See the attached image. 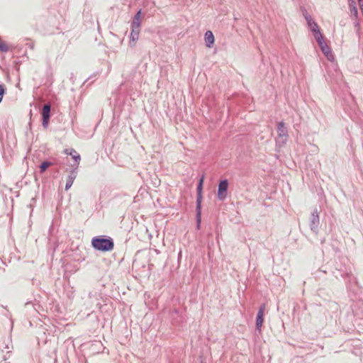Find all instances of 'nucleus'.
I'll list each match as a JSON object with an SVG mask.
<instances>
[{
    "label": "nucleus",
    "mask_w": 363,
    "mask_h": 363,
    "mask_svg": "<svg viewBox=\"0 0 363 363\" xmlns=\"http://www.w3.org/2000/svg\"><path fill=\"white\" fill-rule=\"evenodd\" d=\"M91 243L94 249L103 252H110L114 247L113 238L104 235L93 237Z\"/></svg>",
    "instance_id": "f257e3e1"
},
{
    "label": "nucleus",
    "mask_w": 363,
    "mask_h": 363,
    "mask_svg": "<svg viewBox=\"0 0 363 363\" xmlns=\"http://www.w3.org/2000/svg\"><path fill=\"white\" fill-rule=\"evenodd\" d=\"M204 175L203 174L196 186V228L200 229L201 223V201H202V191L203 186Z\"/></svg>",
    "instance_id": "f03ea898"
},
{
    "label": "nucleus",
    "mask_w": 363,
    "mask_h": 363,
    "mask_svg": "<svg viewBox=\"0 0 363 363\" xmlns=\"http://www.w3.org/2000/svg\"><path fill=\"white\" fill-rule=\"evenodd\" d=\"M289 138L288 130L284 121L277 123V138L276 139L277 145L281 147L286 144Z\"/></svg>",
    "instance_id": "7ed1b4c3"
},
{
    "label": "nucleus",
    "mask_w": 363,
    "mask_h": 363,
    "mask_svg": "<svg viewBox=\"0 0 363 363\" xmlns=\"http://www.w3.org/2000/svg\"><path fill=\"white\" fill-rule=\"evenodd\" d=\"M314 38H315L321 51L324 54V55L327 57L328 60H333V55L328 44L325 43L323 34L320 32L317 34H315Z\"/></svg>",
    "instance_id": "20e7f679"
},
{
    "label": "nucleus",
    "mask_w": 363,
    "mask_h": 363,
    "mask_svg": "<svg viewBox=\"0 0 363 363\" xmlns=\"http://www.w3.org/2000/svg\"><path fill=\"white\" fill-rule=\"evenodd\" d=\"M228 186L229 182L228 179H224L219 181L217 192V199L219 201H223L227 198Z\"/></svg>",
    "instance_id": "39448f33"
},
{
    "label": "nucleus",
    "mask_w": 363,
    "mask_h": 363,
    "mask_svg": "<svg viewBox=\"0 0 363 363\" xmlns=\"http://www.w3.org/2000/svg\"><path fill=\"white\" fill-rule=\"evenodd\" d=\"M320 225L319 213L317 208H315L311 215L310 228L315 234L318 232Z\"/></svg>",
    "instance_id": "423d86ee"
},
{
    "label": "nucleus",
    "mask_w": 363,
    "mask_h": 363,
    "mask_svg": "<svg viewBox=\"0 0 363 363\" xmlns=\"http://www.w3.org/2000/svg\"><path fill=\"white\" fill-rule=\"evenodd\" d=\"M50 111L51 106L49 104H45L43 106L41 115H42V125L44 128H48L49 121L50 118Z\"/></svg>",
    "instance_id": "0eeeda50"
},
{
    "label": "nucleus",
    "mask_w": 363,
    "mask_h": 363,
    "mask_svg": "<svg viewBox=\"0 0 363 363\" xmlns=\"http://www.w3.org/2000/svg\"><path fill=\"white\" fill-rule=\"evenodd\" d=\"M303 16L307 22L308 26L311 29V32L313 33V35H315V34L320 33V31L318 24L313 20L311 15L308 14V13L306 11L303 13Z\"/></svg>",
    "instance_id": "6e6552de"
},
{
    "label": "nucleus",
    "mask_w": 363,
    "mask_h": 363,
    "mask_svg": "<svg viewBox=\"0 0 363 363\" xmlns=\"http://www.w3.org/2000/svg\"><path fill=\"white\" fill-rule=\"evenodd\" d=\"M265 310V306L263 304L259 306L257 316H256V330L261 331V328L264 322V312Z\"/></svg>",
    "instance_id": "1a4fd4ad"
},
{
    "label": "nucleus",
    "mask_w": 363,
    "mask_h": 363,
    "mask_svg": "<svg viewBox=\"0 0 363 363\" xmlns=\"http://www.w3.org/2000/svg\"><path fill=\"white\" fill-rule=\"evenodd\" d=\"M140 28H131V33L130 35L129 45L133 48L135 45L136 41L139 38Z\"/></svg>",
    "instance_id": "9d476101"
},
{
    "label": "nucleus",
    "mask_w": 363,
    "mask_h": 363,
    "mask_svg": "<svg viewBox=\"0 0 363 363\" xmlns=\"http://www.w3.org/2000/svg\"><path fill=\"white\" fill-rule=\"evenodd\" d=\"M204 38H205L206 46L209 48H212V46L214 43V41H215V38H214V35H213V33H212V31L207 30L205 33Z\"/></svg>",
    "instance_id": "9b49d317"
},
{
    "label": "nucleus",
    "mask_w": 363,
    "mask_h": 363,
    "mask_svg": "<svg viewBox=\"0 0 363 363\" xmlns=\"http://www.w3.org/2000/svg\"><path fill=\"white\" fill-rule=\"evenodd\" d=\"M65 152L71 155L73 160H74L75 164L73 166H76L77 167H78V165L81 160L80 155L74 149H66Z\"/></svg>",
    "instance_id": "f8f14e48"
},
{
    "label": "nucleus",
    "mask_w": 363,
    "mask_h": 363,
    "mask_svg": "<svg viewBox=\"0 0 363 363\" xmlns=\"http://www.w3.org/2000/svg\"><path fill=\"white\" fill-rule=\"evenodd\" d=\"M141 9H140L134 16L132 23H131V28H140L141 25Z\"/></svg>",
    "instance_id": "ddd939ff"
},
{
    "label": "nucleus",
    "mask_w": 363,
    "mask_h": 363,
    "mask_svg": "<svg viewBox=\"0 0 363 363\" xmlns=\"http://www.w3.org/2000/svg\"><path fill=\"white\" fill-rule=\"evenodd\" d=\"M349 7H350L351 15L354 16L357 18V15H358V10H357V7L356 6V2L354 1L353 3H350Z\"/></svg>",
    "instance_id": "4468645a"
},
{
    "label": "nucleus",
    "mask_w": 363,
    "mask_h": 363,
    "mask_svg": "<svg viewBox=\"0 0 363 363\" xmlns=\"http://www.w3.org/2000/svg\"><path fill=\"white\" fill-rule=\"evenodd\" d=\"M52 165V162L48 160L43 161L39 167L40 173L45 172L47 170V169Z\"/></svg>",
    "instance_id": "2eb2a0df"
},
{
    "label": "nucleus",
    "mask_w": 363,
    "mask_h": 363,
    "mask_svg": "<svg viewBox=\"0 0 363 363\" xmlns=\"http://www.w3.org/2000/svg\"><path fill=\"white\" fill-rule=\"evenodd\" d=\"M9 50V45L0 37V51L7 52Z\"/></svg>",
    "instance_id": "dca6fc26"
},
{
    "label": "nucleus",
    "mask_w": 363,
    "mask_h": 363,
    "mask_svg": "<svg viewBox=\"0 0 363 363\" xmlns=\"http://www.w3.org/2000/svg\"><path fill=\"white\" fill-rule=\"evenodd\" d=\"M77 167H75L73 169H72V171L70 172L69 174L68 175L67 178L69 179H72L73 181H74V179H76L77 177Z\"/></svg>",
    "instance_id": "f3484780"
},
{
    "label": "nucleus",
    "mask_w": 363,
    "mask_h": 363,
    "mask_svg": "<svg viewBox=\"0 0 363 363\" xmlns=\"http://www.w3.org/2000/svg\"><path fill=\"white\" fill-rule=\"evenodd\" d=\"M328 306L329 308L333 310L334 311H338L339 306H338L337 303L335 302H333V301L329 302L328 304Z\"/></svg>",
    "instance_id": "a211bd4d"
},
{
    "label": "nucleus",
    "mask_w": 363,
    "mask_h": 363,
    "mask_svg": "<svg viewBox=\"0 0 363 363\" xmlns=\"http://www.w3.org/2000/svg\"><path fill=\"white\" fill-rule=\"evenodd\" d=\"M26 40H28V42H27L24 44V47L33 50L34 49V46H35L34 42L31 41L30 39H26Z\"/></svg>",
    "instance_id": "6ab92c4d"
},
{
    "label": "nucleus",
    "mask_w": 363,
    "mask_h": 363,
    "mask_svg": "<svg viewBox=\"0 0 363 363\" xmlns=\"http://www.w3.org/2000/svg\"><path fill=\"white\" fill-rule=\"evenodd\" d=\"M73 182H74V181H73V180H72V179H69L67 178V181H66V184H65V189L66 191H67L68 189H69L71 188V186H72Z\"/></svg>",
    "instance_id": "aec40b11"
},
{
    "label": "nucleus",
    "mask_w": 363,
    "mask_h": 363,
    "mask_svg": "<svg viewBox=\"0 0 363 363\" xmlns=\"http://www.w3.org/2000/svg\"><path fill=\"white\" fill-rule=\"evenodd\" d=\"M6 89L4 85L0 84V103L1 102L4 95L5 94Z\"/></svg>",
    "instance_id": "412c9836"
},
{
    "label": "nucleus",
    "mask_w": 363,
    "mask_h": 363,
    "mask_svg": "<svg viewBox=\"0 0 363 363\" xmlns=\"http://www.w3.org/2000/svg\"><path fill=\"white\" fill-rule=\"evenodd\" d=\"M354 27L357 28V29H359V21L356 19V21H354Z\"/></svg>",
    "instance_id": "4be33fe9"
},
{
    "label": "nucleus",
    "mask_w": 363,
    "mask_h": 363,
    "mask_svg": "<svg viewBox=\"0 0 363 363\" xmlns=\"http://www.w3.org/2000/svg\"><path fill=\"white\" fill-rule=\"evenodd\" d=\"M88 296L89 298H91L94 296L91 292H89Z\"/></svg>",
    "instance_id": "5701e85b"
},
{
    "label": "nucleus",
    "mask_w": 363,
    "mask_h": 363,
    "mask_svg": "<svg viewBox=\"0 0 363 363\" xmlns=\"http://www.w3.org/2000/svg\"><path fill=\"white\" fill-rule=\"evenodd\" d=\"M199 363H206L203 359L201 357L200 362Z\"/></svg>",
    "instance_id": "b1692460"
},
{
    "label": "nucleus",
    "mask_w": 363,
    "mask_h": 363,
    "mask_svg": "<svg viewBox=\"0 0 363 363\" xmlns=\"http://www.w3.org/2000/svg\"><path fill=\"white\" fill-rule=\"evenodd\" d=\"M325 242V238L322 239L320 241L321 244H323Z\"/></svg>",
    "instance_id": "393cba45"
},
{
    "label": "nucleus",
    "mask_w": 363,
    "mask_h": 363,
    "mask_svg": "<svg viewBox=\"0 0 363 363\" xmlns=\"http://www.w3.org/2000/svg\"><path fill=\"white\" fill-rule=\"evenodd\" d=\"M29 305H30V302H27V303H25V306H28Z\"/></svg>",
    "instance_id": "a878e982"
},
{
    "label": "nucleus",
    "mask_w": 363,
    "mask_h": 363,
    "mask_svg": "<svg viewBox=\"0 0 363 363\" xmlns=\"http://www.w3.org/2000/svg\"><path fill=\"white\" fill-rule=\"evenodd\" d=\"M348 1H349V4H350V3H353V2H354V1H355V0H348Z\"/></svg>",
    "instance_id": "bb28decb"
},
{
    "label": "nucleus",
    "mask_w": 363,
    "mask_h": 363,
    "mask_svg": "<svg viewBox=\"0 0 363 363\" xmlns=\"http://www.w3.org/2000/svg\"><path fill=\"white\" fill-rule=\"evenodd\" d=\"M357 1H358V3H359V4H361V3H362V4H363V0H357Z\"/></svg>",
    "instance_id": "cd10ccee"
},
{
    "label": "nucleus",
    "mask_w": 363,
    "mask_h": 363,
    "mask_svg": "<svg viewBox=\"0 0 363 363\" xmlns=\"http://www.w3.org/2000/svg\"><path fill=\"white\" fill-rule=\"evenodd\" d=\"M23 56L24 57H27V58H28V57L27 56V53L26 52H24Z\"/></svg>",
    "instance_id": "c85d7f7f"
},
{
    "label": "nucleus",
    "mask_w": 363,
    "mask_h": 363,
    "mask_svg": "<svg viewBox=\"0 0 363 363\" xmlns=\"http://www.w3.org/2000/svg\"><path fill=\"white\" fill-rule=\"evenodd\" d=\"M96 305L99 306V308H101L100 303H97V304H96Z\"/></svg>",
    "instance_id": "c756f323"
},
{
    "label": "nucleus",
    "mask_w": 363,
    "mask_h": 363,
    "mask_svg": "<svg viewBox=\"0 0 363 363\" xmlns=\"http://www.w3.org/2000/svg\"><path fill=\"white\" fill-rule=\"evenodd\" d=\"M174 313H175L176 314H177V313H178V311H177V310H175V311H174Z\"/></svg>",
    "instance_id": "7c9ffc66"
}]
</instances>
